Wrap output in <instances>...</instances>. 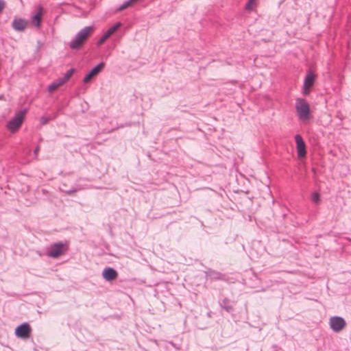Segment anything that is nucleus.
<instances>
[{"label":"nucleus","mask_w":351,"mask_h":351,"mask_svg":"<svg viewBox=\"0 0 351 351\" xmlns=\"http://www.w3.org/2000/svg\"><path fill=\"white\" fill-rule=\"evenodd\" d=\"M295 140L296 143L298 156L299 158H304L306 154L305 143L300 134H296L295 136Z\"/></svg>","instance_id":"8"},{"label":"nucleus","mask_w":351,"mask_h":351,"mask_svg":"<svg viewBox=\"0 0 351 351\" xmlns=\"http://www.w3.org/2000/svg\"><path fill=\"white\" fill-rule=\"evenodd\" d=\"M5 6V2L3 0H0V12L3 10Z\"/></svg>","instance_id":"22"},{"label":"nucleus","mask_w":351,"mask_h":351,"mask_svg":"<svg viewBox=\"0 0 351 351\" xmlns=\"http://www.w3.org/2000/svg\"><path fill=\"white\" fill-rule=\"evenodd\" d=\"M58 87V84H57L56 82L54 81L48 86V90L49 92H53L55 90H56Z\"/></svg>","instance_id":"20"},{"label":"nucleus","mask_w":351,"mask_h":351,"mask_svg":"<svg viewBox=\"0 0 351 351\" xmlns=\"http://www.w3.org/2000/svg\"><path fill=\"white\" fill-rule=\"evenodd\" d=\"M257 1L258 0H248V1L247 2V3L245 6V9L247 12H251L254 8L256 7Z\"/></svg>","instance_id":"16"},{"label":"nucleus","mask_w":351,"mask_h":351,"mask_svg":"<svg viewBox=\"0 0 351 351\" xmlns=\"http://www.w3.org/2000/svg\"><path fill=\"white\" fill-rule=\"evenodd\" d=\"M51 119L49 118V117H42L40 118V123L42 125H45L47 124Z\"/></svg>","instance_id":"21"},{"label":"nucleus","mask_w":351,"mask_h":351,"mask_svg":"<svg viewBox=\"0 0 351 351\" xmlns=\"http://www.w3.org/2000/svg\"><path fill=\"white\" fill-rule=\"evenodd\" d=\"M32 328L28 323H23L15 329V335L17 337L22 339L29 338Z\"/></svg>","instance_id":"6"},{"label":"nucleus","mask_w":351,"mask_h":351,"mask_svg":"<svg viewBox=\"0 0 351 351\" xmlns=\"http://www.w3.org/2000/svg\"><path fill=\"white\" fill-rule=\"evenodd\" d=\"M295 110L300 120L302 121L309 120L311 117L310 106L305 99L302 98L296 99Z\"/></svg>","instance_id":"2"},{"label":"nucleus","mask_w":351,"mask_h":351,"mask_svg":"<svg viewBox=\"0 0 351 351\" xmlns=\"http://www.w3.org/2000/svg\"><path fill=\"white\" fill-rule=\"evenodd\" d=\"M121 23L120 22L116 23L114 25L110 27L100 38L97 42V45H100L103 44L110 36H111L120 27Z\"/></svg>","instance_id":"9"},{"label":"nucleus","mask_w":351,"mask_h":351,"mask_svg":"<svg viewBox=\"0 0 351 351\" xmlns=\"http://www.w3.org/2000/svg\"><path fill=\"white\" fill-rule=\"evenodd\" d=\"M102 276L107 281H112L117 278L118 273L112 267H106L103 270Z\"/></svg>","instance_id":"11"},{"label":"nucleus","mask_w":351,"mask_h":351,"mask_svg":"<svg viewBox=\"0 0 351 351\" xmlns=\"http://www.w3.org/2000/svg\"><path fill=\"white\" fill-rule=\"evenodd\" d=\"M105 66L104 62H100L96 66L93 68L91 71L84 77V82L85 83L88 82L93 77H95Z\"/></svg>","instance_id":"10"},{"label":"nucleus","mask_w":351,"mask_h":351,"mask_svg":"<svg viewBox=\"0 0 351 351\" xmlns=\"http://www.w3.org/2000/svg\"><path fill=\"white\" fill-rule=\"evenodd\" d=\"M39 151H40V147H39V146H37V147H36V149H34V155H35V156H36V157L37 156V155H38V152H39Z\"/></svg>","instance_id":"23"},{"label":"nucleus","mask_w":351,"mask_h":351,"mask_svg":"<svg viewBox=\"0 0 351 351\" xmlns=\"http://www.w3.org/2000/svg\"><path fill=\"white\" fill-rule=\"evenodd\" d=\"M94 30V26H87L82 29L70 42V48L75 50L80 49L88 38L92 35Z\"/></svg>","instance_id":"1"},{"label":"nucleus","mask_w":351,"mask_h":351,"mask_svg":"<svg viewBox=\"0 0 351 351\" xmlns=\"http://www.w3.org/2000/svg\"><path fill=\"white\" fill-rule=\"evenodd\" d=\"M312 201L314 202V203H319V201H320V195H319V193H317V192H315L313 193L312 195Z\"/></svg>","instance_id":"19"},{"label":"nucleus","mask_w":351,"mask_h":351,"mask_svg":"<svg viewBox=\"0 0 351 351\" xmlns=\"http://www.w3.org/2000/svg\"><path fill=\"white\" fill-rule=\"evenodd\" d=\"M43 8L39 7L37 10V12L35 15H34L32 18V23L34 24V26L38 27L40 25L41 22V16L43 14Z\"/></svg>","instance_id":"13"},{"label":"nucleus","mask_w":351,"mask_h":351,"mask_svg":"<svg viewBox=\"0 0 351 351\" xmlns=\"http://www.w3.org/2000/svg\"><path fill=\"white\" fill-rule=\"evenodd\" d=\"M209 276L211 278V279L214 280H222L223 277L222 274L215 271H210Z\"/></svg>","instance_id":"17"},{"label":"nucleus","mask_w":351,"mask_h":351,"mask_svg":"<svg viewBox=\"0 0 351 351\" xmlns=\"http://www.w3.org/2000/svg\"><path fill=\"white\" fill-rule=\"evenodd\" d=\"M315 80V75L311 71L307 72L304 79L303 93L306 95L309 93L310 88L313 86Z\"/></svg>","instance_id":"7"},{"label":"nucleus","mask_w":351,"mask_h":351,"mask_svg":"<svg viewBox=\"0 0 351 351\" xmlns=\"http://www.w3.org/2000/svg\"><path fill=\"white\" fill-rule=\"evenodd\" d=\"M134 3V1L133 0H128L125 2H124L119 8H118V10L121 11V10H123L128 7H130V5H132V3Z\"/></svg>","instance_id":"18"},{"label":"nucleus","mask_w":351,"mask_h":351,"mask_svg":"<svg viewBox=\"0 0 351 351\" xmlns=\"http://www.w3.org/2000/svg\"><path fill=\"white\" fill-rule=\"evenodd\" d=\"M73 73H74V69H71L65 73V75L63 77H60V78L55 80V82H56L57 84H58V86L60 87V86H62L63 84H64L71 77Z\"/></svg>","instance_id":"14"},{"label":"nucleus","mask_w":351,"mask_h":351,"mask_svg":"<svg viewBox=\"0 0 351 351\" xmlns=\"http://www.w3.org/2000/svg\"><path fill=\"white\" fill-rule=\"evenodd\" d=\"M329 325L334 332H338L346 327V323L343 318L339 316H334L330 318Z\"/></svg>","instance_id":"5"},{"label":"nucleus","mask_w":351,"mask_h":351,"mask_svg":"<svg viewBox=\"0 0 351 351\" xmlns=\"http://www.w3.org/2000/svg\"><path fill=\"white\" fill-rule=\"evenodd\" d=\"M27 25V22L21 19H16L12 22V27L16 31H23Z\"/></svg>","instance_id":"12"},{"label":"nucleus","mask_w":351,"mask_h":351,"mask_svg":"<svg viewBox=\"0 0 351 351\" xmlns=\"http://www.w3.org/2000/svg\"><path fill=\"white\" fill-rule=\"evenodd\" d=\"M230 300L228 298H224L221 302L220 303V306L221 308L225 309L227 312H231L233 310V306L230 304Z\"/></svg>","instance_id":"15"},{"label":"nucleus","mask_w":351,"mask_h":351,"mask_svg":"<svg viewBox=\"0 0 351 351\" xmlns=\"http://www.w3.org/2000/svg\"><path fill=\"white\" fill-rule=\"evenodd\" d=\"M69 250L66 243L58 242L50 245L47 255L49 257L56 258L64 255Z\"/></svg>","instance_id":"3"},{"label":"nucleus","mask_w":351,"mask_h":351,"mask_svg":"<svg viewBox=\"0 0 351 351\" xmlns=\"http://www.w3.org/2000/svg\"><path fill=\"white\" fill-rule=\"evenodd\" d=\"M26 110L19 111L7 124V128L12 132H16L21 125Z\"/></svg>","instance_id":"4"}]
</instances>
